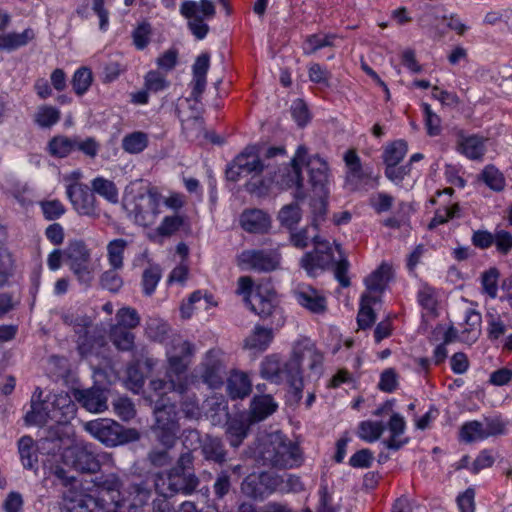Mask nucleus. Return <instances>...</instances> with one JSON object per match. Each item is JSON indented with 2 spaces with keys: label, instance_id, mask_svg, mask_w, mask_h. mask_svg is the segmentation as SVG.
<instances>
[{
  "label": "nucleus",
  "instance_id": "f257e3e1",
  "mask_svg": "<svg viewBox=\"0 0 512 512\" xmlns=\"http://www.w3.org/2000/svg\"><path fill=\"white\" fill-rule=\"evenodd\" d=\"M285 149L283 147H270L263 159L259 158L255 147L248 146L239 153L226 169V177L230 181H238L242 176L251 175V179L246 184L247 191L263 194L272 185H288L292 180H285L279 177L280 164L273 160L276 156H283Z\"/></svg>",
  "mask_w": 512,
  "mask_h": 512
},
{
  "label": "nucleus",
  "instance_id": "f03ea898",
  "mask_svg": "<svg viewBox=\"0 0 512 512\" xmlns=\"http://www.w3.org/2000/svg\"><path fill=\"white\" fill-rule=\"evenodd\" d=\"M95 494H82L71 488L63 492V504L67 512H119L116 502L124 488L116 473L101 474L93 480Z\"/></svg>",
  "mask_w": 512,
  "mask_h": 512
},
{
  "label": "nucleus",
  "instance_id": "7ed1b4c3",
  "mask_svg": "<svg viewBox=\"0 0 512 512\" xmlns=\"http://www.w3.org/2000/svg\"><path fill=\"white\" fill-rule=\"evenodd\" d=\"M195 347L179 335H173L166 343L167 368L165 377L174 391L183 392L193 382L194 377L186 374Z\"/></svg>",
  "mask_w": 512,
  "mask_h": 512
},
{
  "label": "nucleus",
  "instance_id": "20e7f679",
  "mask_svg": "<svg viewBox=\"0 0 512 512\" xmlns=\"http://www.w3.org/2000/svg\"><path fill=\"white\" fill-rule=\"evenodd\" d=\"M260 458L264 465L288 469L301 463L299 447L280 433H274L262 443Z\"/></svg>",
  "mask_w": 512,
  "mask_h": 512
},
{
  "label": "nucleus",
  "instance_id": "39448f33",
  "mask_svg": "<svg viewBox=\"0 0 512 512\" xmlns=\"http://www.w3.org/2000/svg\"><path fill=\"white\" fill-rule=\"evenodd\" d=\"M260 374L262 378L281 384L286 382L289 385L288 400L291 403H298L302 398L303 378H299L288 370V361L281 362L276 355H269L261 363Z\"/></svg>",
  "mask_w": 512,
  "mask_h": 512
},
{
  "label": "nucleus",
  "instance_id": "423d86ee",
  "mask_svg": "<svg viewBox=\"0 0 512 512\" xmlns=\"http://www.w3.org/2000/svg\"><path fill=\"white\" fill-rule=\"evenodd\" d=\"M200 481L194 472H179L170 469L165 475L157 473L154 479L156 491L164 496L175 494H192L198 487Z\"/></svg>",
  "mask_w": 512,
  "mask_h": 512
},
{
  "label": "nucleus",
  "instance_id": "0eeeda50",
  "mask_svg": "<svg viewBox=\"0 0 512 512\" xmlns=\"http://www.w3.org/2000/svg\"><path fill=\"white\" fill-rule=\"evenodd\" d=\"M180 13L188 19V27L192 34L201 40L209 32V26L204 21L213 18L216 9L211 0H200L199 2L187 0L181 4Z\"/></svg>",
  "mask_w": 512,
  "mask_h": 512
},
{
  "label": "nucleus",
  "instance_id": "6e6552de",
  "mask_svg": "<svg viewBox=\"0 0 512 512\" xmlns=\"http://www.w3.org/2000/svg\"><path fill=\"white\" fill-rule=\"evenodd\" d=\"M306 363L309 370L319 373L323 363V355L309 339H303L295 343L293 352L288 360L289 373L302 378L301 365Z\"/></svg>",
  "mask_w": 512,
  "mask_h": 512
},
{
  "label": "nucleus",
  "instance_id": "1a4fd4ad",
  "mask_svg": "<svg viewBox=\"0 0 512 512\" xmlns=\"http://www.w3.org/2000/svg\"><path fill=\"white\" fill-rule=\"evenodd\" d=\"M162 200L163 196L156 187H149L140 193L133 209L135 222L145 227L154 224L161 213Z\"/></svg>",
  "mask_w": 512,
  "mask_h": 512
},
{
  "label": "nucleus",
  "instance_id": "9d476101",
  "mask_svg": "<svg viewBox=\"0 0 512 512\" xmlns=\"http://www.w3.org/2000/svg\"><path fill=\"white\" fill-rule=\"evenodd\" d=\"M152 496V488L147 481L133 482L123 488L116 502V511L124 508L127 512H141Z\"/></svg>",
  "mask_w": 512,
  "mask_h": 512
},
{
  "label": "nucleus",
  "instance_id": "9b49d317",
  "mask_svg": "<svg viewBox=\"0 0 512 512\" xmlns=\"http://www.w3.org/2000/svg\"><path fill=\"white\" fill-rule=\"evenodd\" d=\"M66 195L79 215L91 218L99 217L96 198L86 184L80 182L69 183L66 187Z\"/></svg>",
  "mask_w": 512,
  "mask_h": 512
},
{
  "label": "nucleus",
  "instance_id": "f8f14e48",
  "mask_svg": "<svg viewBox=\"0 0 512 512\" xmlns=\"http://www.w3.org/2000/svg\"><path fill=\"white\" fill-rule=\"evenodd\" d=\"M66 463L71 464L76 470L87 473H95L100 469V463L91 449V445L77 443L65 451Z\"/></svg>",
  "mask_w": 512,
  "mask_h": 512
},
{
  "label": "nucleus",
  "instance_id": "ddd939ff",
  "mask_svg": "<svg viewBox=\"0 0 512 512\" xmlns=\"http://www.w3.org/2000/svg\"><path fill=\"white\" fill-rule=\"evenodd\" d=\"M307 149L304 146H299L295 157L291 160V164H280L279 177L285 178V180H292L288 185L281 186L282 189H288L296 187L294 197L296 200H303L306 195L303 191V178L301 176L300 163L306 161Z\"/></svg>",
  "mask_w": 512,
  "mask_h": 512
},
{
  "label": "nucleus",
  "instance_id": "4468645a",
  "mask_svg": "<svg viewBox=\"0 0 512 512\" xmlns=\"http://www.w3.org/2000/svg\"><path fill=\"white\" fill-rule=\"evenodd\" d=\"M239 265L260 272H270L279 267L280 255L275 251L245 250L238 256Z\"/></svg>",
  "mask_w": 512,
  "mask_h": 512
},
{
  "label": "nucleus",
  "instance_id": "2eb2a0df",
  "mask_svg": "<svg viewBox=\"0 0 512 512\" xmlns=\"http://www.w3.org/2000/svg\"><path fill=\"white\" fill-rule=\"evenodd\" d=\"M344 162L347 167L346 184L355 190L361 184H368L370 180L377 181L378 176H373L369 167H364L360 157L354 149H349L344 154Z\"/></svg>",
  "mask_w": 512,
  "mask_h": 512
},
{
  "label": "nucleus",
  "instance_id": "dca6fc26",
  "mask_svg": "<svg viewBox=\"0 0 512 512\" xmlns=\"http://www.w3.org/2000/svg\"><path fill=\"white\" fill-rule=\"evenodd\" d=\"M200 377L210 388H218L223 384L225 375L222 352L209 350L200 364Z\"/></svg>",
  "mask_w": 512,
  "mask_h": 512
},
{
  "label": "nucleus",
  "instance_id": "f3484780",
  "mask_svg": "<svg viewBox=\"0 0 512 512\" xmlns=\"http://www.w3.org/2000/svg\"><path fill=\"white\" fill-rule=\"evenodd\" d=\"M122 429L120 424L107 419L90 421L85 424V430L107 446H117L124 442Z\"/></svg>",
  "mask_w": 512,
  "mask_h": 512
},
{
  "label": "nucleus",
  "instance_id": "a211bd4d",
  "mask_svg": "<svg viewBox=\"0 0 512 512\" xmlns=\"http://www.w3.org/2000/svg\"><path fill=\"white\" fill-rule=\"evenodd\" d=\"M246 305L252 312L266 318L272 315L276 307V293L265 285H258L252 295L244 298Z\"/></svg>",
  "mask_w": 512,
  "mask_h": 512
},
{
  "label": "nucleus",
  "instance_id": "6ab92c4d",
  "mask_svg": "<svg viewBox=\"0 0 512 512\" xmlns=\"http://www.w3.org/2000/svg\"><path fill=\"white\" fill-rule=\"evenodd\" d=\"M293 295L297 303L312 314L322 315L327 311V299L311 285H298Z\"/></svg>",
  "mask_w": 512,
  "mask_h": 512
},
{
  "label": "nucleus",
  "instance_id": "aec40b11",
  "mask_svg": "<svg viewBox=\"0 0 512 512\" xmlns=\"http://www.w3.org/2000/svg\"><path fill=\"white\" fill-rule=\"evenodd\" d=\"M47 399L50 402L52 422L66 424L75 417L76 407L67 393L50 394Z\"/></svg>",
  "mask_w": 512,
  "mask_h": 512
},
{
  "label": "nucleus",
  "instance_id": "412c9836",
  "mask_svg": "<svg viewBox=\"0 0 512 512\" xmlns=\"http://www.w3.org/2000/svg\"><path fill=\"white\" fill-rule=\"evenodd\" d=\"M209 66L210 56L208 53H202L199 55L192 66L193 79L190 84L192 87L191 98L197 102L205 91L206 75L209 70Z\"/></svg>",
  "mask_w": 512,
  "mask_h": 512
},
{
  "label": "nucleus",
  "instance_id": "4be33fe9",
  "mask_svg": "<svg viewBox=\"0 0 512 512\" xmlns=\"http://www.w3.org/2000/svg\"><path fill=\"white\" fill-rule=\"evenodd\" d=\"M41 395L42 391L37 388L31 400V410L25 416L27 424L43 426L52 422L50 402L47 398L40 400Z\"/></svg>",
  "mask_w": 512,
  "mask_h": 512
},
{
  "label": "nucleus",
  "instance_id": "5701e85b",
  "mask_svg": "<svg viewBox=\"0 0 512 512\" xmlns=\"http://www.w3.org/2000/svg\"><path fill=\"white\" fill-rule=\"evenodd\" d=\"M74 396L90 412L100 413L107 409V397L99 388L76 390Z\"/></svg>",
  "mask_w": 512,
  "mask_h": 512
},
{
  "label": "nucleus",
  "instance_id": "b1692460",
  "mask_svg": "<svg viewBox=\"0 0 512 512\" xmlns=\"http://www.w3.org/2000/svg\"><path fill=\"white\" fill-rule=\"evenodd\" d=\"M310 183L314 189H318L320 194L324 193L326 184L328 183V164L327 162L318 155L311 157L306 163Z\"/></svg>",
  "mask_w": 512,
  "mask_h": 512
},
{
  "label": "nucleus",
  "instance_id": "393cba45",
  "mask_svg": "<svg viewBox=\"0 0 512 512\" xmlns=\"http://www.w3.org/2000/svg\"><path fill=\"white\" fill-rule=\"evenodd\" d=\"M244 230L253 233H263L270 228V217L259 209H252L242 213L240 218Z\"/></svg>",
  "mask_w": 512,
  "mask_h": 512
},
{
  "label": "nucleus",
  "instance_id": "a878e982",
  "mask_svg": "<svg viewBox=\"0 0 512 512\" xmlns=\"http://www.w3.org/2000/svg\"><path fill=\"white\" fill-rule=\"evenodd\" d=\"M77 350L82 357L93 353L96 346L102 347L105 344L104 328L101 325L95 327L81 337L77 338Z\"/></svg>",
  "mask_w": 512,
  "mask_h": 512
},
{
  "label": "nucleus",
  "instance_id": "bb28decb",
  "mask_svg": "<svg viewBox=\"0 0 512 512\" xmlns=\"http://www.w3.org/2000/svg\"><path fill=\"white\" fill-rule=\"evenodd\" d=\"M315 249L307 252L300 260V266L306 271L309 276H315L318 269L321 270V263L317 260V254L322 251V247L329 249V242L322 239L320 236L315 235L312 237Z\"/></svg>",
  "mask_w": 512,
  "mask_h": 512
},
{
  "label": "nucleus",
  "instance_id": "cd10ccee",
  "mask_svg": "<svg viewBox=\"0 0 512 512\" xmlns=\"http://www.w3.org/2000/svg\"><path fill=\"white\" fill-rule=\"evenodd\" d=\"M406 428V422L399 413H393L388 422V429L390 431V437L383 441V444L390 450H399L407 440H399Z\"/></svg>",
  "mask_w": 512,
  "mask_h": 512
},
{
  "label": "nucleus",
  "instance_id": "c85d7f7f",
  "mask_svg": "<svg viewBox=\"0 0 512 512\" xmlns=\"http://www.w3.org/2000/svg\"><path fill=\"white\" fill-rule=\"evenodd\" d=\"M484 142V138L476 135H460L457 142L458 150L469 159H480L485 152Z\"/></svg>",
  "mask_w": 512,
  "mask_h": 512
},
{
  "label": "nucleus",
  "instance_id": "c756f323",
  "mask_svg": "<svg viewBox=\"0 0 512 512\" xmlns=\"http://www.w3.org/2000/svg\"><path fill=\"white\" fill-rule=\"evenodd\" d=\"M251 386L247 374L234 372L227 380V393L232 399H243L250 394Z\"/></svg>",
  "mask_w": 512,
  "mask_h": 512
},
{
  "label": "nucleus",
  "instance_id": "7c9ffc66",
  "mask_svg": "<svg viewBox=\"0 0 512 512\" xmlns=\"http://www.w3.org/2000/svg\"><path fill=\"white\" fill-rule=\"evenodd\" d=\"M170 327L163 319L158 316H149L145 320L144 334L155 342H164L169 337Z\"/></svg>",
  "mask_w": 512,
  "mask_h": 512
},
{
  "label": "nucleus",
  "instance_id": "2f4dec72",
  "mask_svg": "<svg viewBox=\"0 0 512 512\" xmlns=\"http://www.w3.org/2000/svg\"><path fill=\"white\" fill-rule=\"evenodd\" d=\"M391 275L392 267L387 263H382L365 279V285L369 291L368 294H371L372 292L382 293Z\"/></svg>",
  "mask_w": 512,
  "mask_h": 512
},
{
  "label": "nucleus",
  "instance_id": "473e14b6",
  "mask_svg": "<svg viewBox=\"0 0 512 512\" xmlns=\"http://www.w3.org/2000/svg\"><path fill=\"white\" fill-rule=\"evenodd\" d=\"M64 256L66 257L69 267L91 262V251L87 245L80 240L70 242L64 250Z\"/></svg>",
  "mask_w": 512,
  "mask_h": 512
},
{
  "label": "nucleus",
  "instance_id": "72a5a7b5",
  "mask_svg": "<svg viewBox=\"0 0 512 512\" xmlns=\"http://www.w3.org/2000/svg\"><path fill=\"white\" fill-rule=\"evenodd\" d=\"M379 301V297L373 296L371 294L362 295L360 310L357 316V322L361 329L370 328L374 324L376 320V315L374 310L372 309V304H375Z\"/></svg>",
  "mask_w": 512,
  "mask_h": 512
},
{
  "label": "nucleus",
  "instance_id": "f704fd0d",
  "mask_svg": "<svg viewBox=\"0 0 512 512\" xmlns=\"http://www.w3.org/2000/svg\"><path fill=\"white\" fill-rule=\"evenodd\" d=\"M154 414L156 429L179 428L176 406L174 404L156 405Z\"/></svg>",
  "mask_w": 512,
  "mask_h": 512
},
{
  "label": "nucleus",
  "instance_id": "c9c22d12",
  "mask_svg": "<svg viewBox=\"0 0 512 512\" xmlns=\"http://www.w3.org/2000/svg\"><path fill=\"white\" fill-rule=\"evenodd\" d=\"M202 453L206 460L223 464L226 461L227 452L220 439L206 436L202 444Z\"/></svg>",
  "mask_w": 512,
  "mask_h": 512
},
{
  "label": "nucleus",
  "instance_id": "e433bc0d",
  "mask_svg": "<svg viewBox=\"0 0 512 512\" xmlns=\"http://www.w3.org/2000/svg\"><path fill=\"white\" fill-rule=\"evenodd\" d=\"M481 314L469 310L465 317V328L461 332V340L465 343H474L481 334Z\"/></svg>",
  "mask_w": 512,
  "mask_h": 512
},
{
  "label": "nucleus",
  "instance_id": "4c0bfd02",
  "mask_svg": "<svg viewBox=\"0 0 512 512\" xmlns=\"http://www.w3.org/2000/svg\"><path fill=\"white\" fill-rule=\"evenodd\" d=\"M91 190L109 203H118L119 193L115 183L104 177H96L91 181Z\"/></svg>",
  "mask_w": 512,
  "mask_h": 512
},
{
  "label": "nucleus",
  "instance_id": "58836bf2",
  "mask_svg": "<svg viewBox=\"0 0 512 512\" xmlns=\"http://www.w3.org/2000/svg\"><path fill=\"white\" fill-rule=\"evenodd\" d=\"M109 337L113 345L120 351H131L135 346V334L120 326H111Z\"/></svg>",
  "mask_w": 512,
  "mask_h": 512
},
{
  "label": "nucleus",
  "instance_id": "ea45409f",
  "mask_svg": "<svg viewBox=\"0 0 512 512\" xmlns=\"http://www.w3.org/2000/svg\"><path fill=\"white\" fill-rule=\"evenodd\" d=\"M35 34L31 28L25 29L22 33H7L0 37V49L12 51L28 44L34 39Z\"/></svg>",
  "mask_w": 512,
  "mask_h": 512
},
{
  "label": "nucleus",
  "instance_id": "a19ab883",
  "mask_svg": "<svg viewBox=\"0 0 512 512\" xmlns=\"http://www.w3.org/2000/svg\"><path fill=\"white\" fill-rule=\"evenodd\" d=\"M280 225L289 231L295 230L302 219V210L298 203L284 205L277 216Z\"/></svg>",
  "mask_w": 512,
  "mask_h": 512
},
{
  "label": "nucleus",
  "instance_id": "79ce46f5",
  "mask_svg": "<svg viewBox=\"0 0 512 512\" xmlns=\"http://www.w3.org/2000/svg\"><path fill=\"white\" fill-rule=\"evenodd\" d=\"M127 247L128 241L123 238L113 239L108 242L106 250L109 267L123 269L124 253Z\"/></svg>",
  "mask_w": 512,
  "mask_h": 512
},
{
  "label": "nucleus",
  "instance_id": "37998d69",
  "mask_svg": "<svg viewBox=\"0 0 512 512\" xmlns=\"http://www.w3.org/2000/svg\"><path fill=\"white\" fill-rule=\"evenodd\" d=\"M273 339L272 330L262 326H256L245 340V347L250 350L264 351Z\"/></svg>",
  "mask_w": 512,
  "mask_h": 512
},
{
  "label": "nucleus",
  "instance_id": "c03bdc74",
  "mask_svg": "<svg viewBox=\"0 0 512 512\" xmlns=\"http://www.w3.org/2000/svg\"><path fill=\"white\" fill-rule=\"evenodd\" d=\"M18 450L24 468L34 469L38 463L34 440L30 436H23L18 441Z\"/></svg>",
  "mask_w": 512,
  "mask_h": 512
},
{
  "label": "nucleus",
  "instance_id": "a18cd8bd",
  "mask_svg": "<svg viewBox=\"0 0 512 512\" xmlns=\"http://www.w3.org/2000/svg\"><path fill=\"white\" fill-rule=\"evenodd\" d=\"M189 386L183 392L174 391L180 396V407L185 417L190 419H196L201 415V408L199 399L195 393H190Z\"/></svg>",
  "mask_w": 512,
  "mask_h": 512
},
{
  "label": "nucleus",
  "instance_id": "49530a36",
  "mask_svg": "<svg viewBox=\"0 0 512 512\" xmlns=\"http://www.w3.org/2000/svg\"><path fill=\"white\" fill-rule=\"evenodd\" d=\"M77 138H68L66 136H55L49 141L48 149L51 155L56 157H66L76 149Z\"/></svg>",
  "mask_w": 512,
  "mask_h": 512
},
{
  "label": "nucleus",
  "instance_id": "de8ad7c7",
  "mask_svg": "<svg viewBox=\"0 0 512 512\" xmlns=\"http://www.w3.org/2000/svg\"><path fill=\"white\" fill-rule=\"evenodd\" d=\"M148 145V135L142 131L127 134L122 139V148L130 154L141 153Z\"/></svg>",
  "mask_w": 512,
  "mask_h": 512
},
{
  "label": "nucleus",
  "instance_id": "09e8293b",
  "mask_svg": "<svg viewBox=\"0 0 512 512\" xmlns=\"http://www.w3.org/2000/svg\"><path fill=\"white\" fill-rule=\"evenodd\" d=\"M276 408L277 404L270 395L254 397L251 405L253 417L257 420L265 419L267 416L271 415Z\"/></svg>",
  "mask_w": 512,
  "mask_h": 512
},
{
  "label": "nucleus",
  "instance_id": "8fccbe9b",
  "mask_svg": "<svg viewBox=\"0 0 512 512\" xmlns=\"http://www.w3.org/2000/svg\"><path fill=\"white\" fill-rule=\"evenodd\" d=\"M226 434L230 445L233 447H238L247 437L248 426L244 421L240 419H230L227 422Z\"/></svg>",
  "mask_w": 512,
  "mask_h": 512
},
{
  "label": "nucleus",
  "instance_id": "3c124183",
  "mask_svg": "<svg viewBox=\"0 0 512 512\" xmlns=\"http://www.w3.org/2000/svg\"><path fill=\"white\" fill-rule=\"evenodd\" d=\"M385 431V425L378 421H362L358 426V436L360 439L372 443L380 439Z\"/></svg>",
  "mask_w": 512,
  "mask_h": 512
},
{
  "label": "nucleus",
  "instance_id": "603ef678",
  "mask_svg": "<svg viewBox=\"0 0 512 512\" xmlns=\"http://www.w3.org/2000/svg\"><path fill=\"white\" fill-rule=\"evenodd\" d=\"M460 439L466 443L487 439L483 422L474 420L464 423L460 429Z\"/></svg>",
  "mask_w": 512,
  "mask_h": 512
},
{
  "label": "nucleus",
  "instance_id": "864d4df0",
  "mask_svg": "<svg viewBox=\"0 0 512 512\" xmlns=\"http://www.w3.org/2000/svg\"><path fill=\"white\" fill-rule=\"evenodd\" d=\"M116 323L113 326H120L124 329L133 330L140 324L141 317L135 308L125 306L117 310Z\"/></svg>",
  "mask_w": 512,
  "mask_h": 512
},
{
  "label": "nucleus",
  "instance_id": "5fc2aeb1",
  "mask_svg": "<svg viewBox=\"0 0 512 512\" xmlns=\"http://www.w3.org/2000/svg\"><path fill=\"white\" fill-rule=\"evenodd\" d=\"M479 177L495 192H500L505 188L506 182L504 175L493 165H487Z\"/></svg>",
  "mask_w": 512,
  "mask_h": 512
},
{
  "label": "nucleus",
  "instance_id": "6e6d98bb",
  "mask_svg": "<svg viewBox=\"0 0 512 512\" xmlns=\"http://www.w3.org/2000/svg\"><path fill=\"white\" fill-rule=\"evenodd\" d=\"M120 270V268L110 267L104 271L99 278L100 286L111 293H118L124 285Z\"/></svg>",
  "mask_w": 512,
  "mask_h": 512
},
{
  "label": "nucleus",
  "instance_id": "4d7b16f0",
  "mask_svg": "<svg viewBox=\"0 0 512 512\" xmlns=\"http://www.w3.org/2000/svg\"><path fill=\"white\" fill-rule=\"evenodd\" d=\"M336 38L333 34H312L307 36L303 45V51L306 55L314 54L321 48L333 45Z\"/></svg>",
  "mask_w": 512,
  "mask_h": 512
},
{
  "label": "nucleus",
  "instance_id": "13d9d810",
  "mask_svg": "<svg viewBox=\"0 0 512 512\" xmlns=\"http://www.w3.org/2000/svg\"><path fill=\"white\" fill-rule=\"evenodd\" d=\"M93 81L92 71L87 67H81L75 71L72 78L74 92L81 96L87 92Z\"/></svg>",
  "mask_w": 512,
  "mask_h": 512
},
{
  "label": "nucleus",
  "instance_id": "bf43d9fd",
  "mask_svg": "<svg viewBox=\"0 0 512 512\" xmlns=\"http://www.w3.org/2000/svg\"><path fill=\"white\" fill-rule=\"evenodd\" d=\"M408 151L406 142L395 141L388 145L384 151L383 159L386 165L399 164Z\"/></svg>",
  "mask_w": 512,
  "mask_h": 512
},
{
  "label": "nucleus",
  "instance_id": "052dcab7",
  "mask_svg": "<svg viewBox=\"0 0 512 512\" xmlns=\"http://www.w3.org/2000/svg\"><path fill=\"white\" fill-rule=\"evenodd\" d=\"M60 119V111L52 106H40L35 114V122L43 128L51 127Z\"/></svg>",
  "mask_w": 512,
  "mask_h": 512
},
{
  "label": "nucleus",
  "instance_id": "680f3d73",
  "mask_svg": "<svg viewBox=\"0 0 512 512\" xmlns=\"http://www.w3.org/2000/svg\"><path fill=\"white\" fill-rule=\"evenodd\" d=\"M161 276V269L157 265H152L143 271L142 287L145 295H152L161 279Z\"/></svg>",
  "mask_w": 512,
  "mask_h": 512
},
{
  "label": "nucleus",
  "instance_id": "e2e57ef3",
  "mask_svg": "<svg viewBox=\"0 0 512 512\" xmlns=\"http://www.w3.org/2000/svg\"><path fill=\"white\" fill-rule=\"evenodd\" d=\"M182 128L186 137L190 140H197L205 133L204 120L199 116L183 120Z\"/></svg>",
  "mask_w": 512,
  "mask_h": 512
},
{
  "label": "nucleus",
  "instance_id": "0e129e2a",
  "mask_svg": "<svg viewBox=\"0 0 512 512\" xmlns=\"http://www.w3.org/2000/svg\"><path fill=\"white\" fill-rule=\"evenodd\" d=\"M499 271L497 268L492 267L487 271L483 272L481 275V283L483 291L491 298L497 297L498 292V278Z\"/></svg>",
  "mask_w": 512,
  "mask_h": 512
},
{
  "label": "nucleus",
  "instance_id": "69168bd1",
  "mask_svg": "<svg viewBox=\"0 0 512 512\" xmlns=\"http://www.w3.org/2000/svg\"><path fill=\"white\" fill-rule=\"evenodd\" d=\"M184 223V219L180 215H171L163 218L159 226L156 228L158 235L169 237L176 233Z\"/></svg>",
  "mask_w": 512,
  "mask_h": 512
},
{
  "label": "nucleus",
  "instance_id": "338daca9",
  "mask_svg": "<svg viewBox=\"0 0 512 512\" xmlns=\"http://www.w3.org/2000/svg\"><path fill=\"white\" fill-rule=\"evenodd\" d=\"M70 270L75 275L77 281L80 285L88 288L91 286L94 280V269L91 265V262H86L83 264L72 265L69 267Z\"/></svg>",
  "mask_w": 512,
  "mask_h": 512
},
{
  "label": "nucleus",
  "instance_id": "774afa93",
  "mask_svg": "<svg viewBox=\"0 0 512 512\" xmlns=\"http://www.w3.org/2000/svg\"><path fill=\"white\" fill-rule=\"evenodd\" d=\"M115 413L123 421H129L136 415L133 402L127 397H119L113 402Z\"/></svg>",
  "mask_w": 512,
  "mask_h": 512
}]
</instances>
